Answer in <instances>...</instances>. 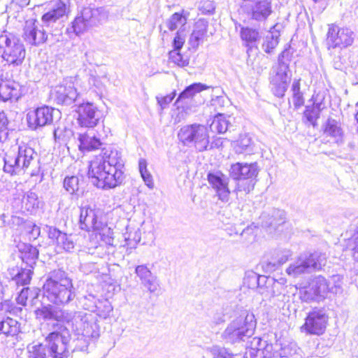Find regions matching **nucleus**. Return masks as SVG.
Here are the masks:
<instances>
[{"label":"nucleus","mask_w":358,"mask_h":358,"mask_svg":"<svg viewBox=\"0 0 358 358\" xmlns=\"http://www.w3.org/2000/svg\"><path fill=\"white\" fill-rule=\"evenodd\" d=\"M101 155L90 163L88 177L92 183L102 189H109L121 185L124 180V162L122 154L109 145L101 150Z\"/></svg>","instance_id":"f257e3e1"},{"label":"nucleus","mask_w":358,"mask_h":358,"mask_svg":"<svg viewBox=\"0 0 358 358\" xmlns=\"http://www.w3.org/2000/svg\"><path fill=\"white\" fill-rule=\"evenodd\" d=\"M58 329L49 333L43 343L27 347V358H68L69 356V342L71 335L66 327L57 325Z\"/></svg>","instance_id":"f03ea898"},{"label":"nucleus","mask_w":358,"mask_h":358,"mask_svg":"<svg viewBox=\"0 0 358 358\" xmlns=\"http://www.w3.org/2000/svg\"><path fill=\"white\" fill-rule=\"evenodd\" d=\"M43 288L44 296L57 306L67 305L76 296L72 279L62 269L50 271Z\"/></svg>","instance_id":"7ed1b4c3"},{"label":"nucleus","mask_w":358,"mask_h":358,"mask_svg":"<svg viewBox=\"0 0 358 358\" xmlns=\"http://www.w3.org/2000/svg\"><path fill=\"white\" fill-rule=\"evenodd\" d=\"M73 331L78 336L76 349L85 352L90 342L99 336V326L96 317L84 311H71L69 323Z\"/></svg>","instance_id":"20e7f679"},{"label":"nucleus","mask_w":358,"mask_h":358,"mask_svg":"<svg viewBox=\"0 0 358 358\" xmlns=\"http://www.w3.org/2000/svg\"><path fill=\"white\" fill-rule=\"evenodd\" d=\"M257 321L252 313L241 310L222 332L220 338L227 345H237L245 342L255 332Z\"/></svg>","instance_id":"39448f33"},{"label":"nucleus","mask_w":358,"mask_h":358,"mask_svg":"<svg viewBox=\"0 0 358 358\" xmlns=\"http://www.w3.org/2000/svg\"><path fill=\"white\" fill-rule=\"evenodd\" d=\"M259 171L257 162H237L231 165L229 176L236 181L233 192L236 194L237 199H243L254 189Z\"/></svg>","instance_id":"423d86ee"},{"label":"nucleus","mask_w":358,"mask_h":358,"mask_svg":"<svg viewBox=\"0 0 358 358\" xmlns=\"http://www.w3.org/2000/svg\"><path fill=\"white\" fill-rule=\"evenodd\" d=\"M0 54L8 65L18 66L24 60L26 50L19 37L4 31L0 35Z\"/></svg>","instance_id":"0eeeda50"},{"label":"nucleus","mask_w":358,"mask_h":358,"mask_svg":"<svg viewBox=\"0 0 358 358\" xmlns=\"http://www.w3.org/2000/svg\"><path fill=\"white\" fill-rule=\"evenodd\" d=\"M178 137L184 145L194 147L199 152L208 150L209 134L208 128L203 124L183 126L179 130Z\"/></svg>","instance_id":"6e6552de"},{"label":"nucleus","mask_w":358,"mask_h":358,"mask_svg":"<svg viewBox=\"0 0 358 358\" xmlns=\"http://www.w3.org/2000/svg\"><path fill=\"white\" fill-rule=\"evenodd\" d=\"M108 18V13L103 7L88 6L84 8L79 15L72 22L73 32L78 35L89 29L96 27Z\"/></svg>","instance_id":"1a4fd4ad"},{"label":"nucleus","mask_w":358,"mask_h":358,"mask_svg":"<svg viewBox=\"0 0 358 358\" xmlns=\"http://www.w3.org/2000/svg\"><path fill=\"white\" fill-rule=\"evenodd\" d=\"M37 154L33 148L26 144L19 145L17 155L13 157L6 154L3 158V171L10 175L17 174L26 170L34 161Z\"/></svg>","instance_id":"9d476101"},{"label":"nucleus","mask_w":358,"mask_h":358,"mask_svg":"<svg viewBox=\"0 0 358 358\" xmlns=\"http://www.w3.org/2000/svg\"><path fill=\"white\" fill-rule=\"evenodd\" d=\"M324 264L325 257L321 253L305 252L289 266L286 273L291 277L297 278L301 275L310 273L313 269H320Z\"/></svg>","instance_id":"9b49d317"},{"label":"nucleus","mask_w":358,"mask_h":358,"mask_svg":"<svg viewBox=\"0 0 358 358\" xmlns=\"http://www.w3.org/2000/svg\"><path fill=\"white\" fill-rule=\"evenodd\" d=\"M355 32L348 27H340L332 24L329 26L326 43L327 48H346L352 45L355 38Z\"/></svg>","instance_id":"f8f14e48"},{"label":"nucleus","mask_w":358,"mask_h":358,"mask_svg":"<svg viewBox=\"0 0 358 358\" xmlns=\"http://www.w3.org/2000/svg\"><path fill=\"white\" fill-rule=\"evenodd\" d=\"M60 112L51 106H43L30 111L27 115L28 126L32 130H38L50 125L55 117H59Z\"/></svg>","instance_id":"ddd939ff"},{"label":"nucleus","mask_w":358,"mask_h":358,"mask_svg":"<svg viewBox=\"0 0 358 358\" xmlns=\"http://www.w3.org/2000/svg\"><path fill=\"white\" fill-rule=\"evenodd\" d=\"M241 10L248 18L257 22H264L273 13L272 0H257L252 3L245 2Z\"/></svg>","instance_id":"4468645a"},{"label":"nucleus","mask_w":358,"mask_h":358,"mask_svg":"<svg viewBox=\"0 0 358 358\" xmlns=\"http://www.w3.org/2000/svg\"><path fill=\"white\" fill-rule=\"evenodd\" d=\"M328 319L324 309H314L308 313L301 330L308 334L322 335L326 330Z\"/></svg>","instance_id":"2eb2a0df"},{"label":"nucleus","mask_w":358,"mask_h":358,"mask_svg":"<svg viewBox=\"0 0 358 358\" xmlns=\"http://www.w3.org/2000/svg\"><path fill=\"white\" fill-rule=\"evenodd\" d=\"M76 112L78 123L82 127L94 128L102 121V113L91 102L80 103Z\"/></svg>","instance_id":"dca6fc26"},{"label":"nucleus","mask_w":358,"mask_h":358,"mask_svg":"<svg viewBox=\"0 0 358 358\" xmlns=\"http://www.w3.org/2000/svg\"><path fill=\"white\" fill-rule=\"evenodd\" d=\"M48 6L47 11L41 16V27L43 29H46L48 31H52L54 25L67 15L69 8L66 4L61 0L52 1Z\"/></svg>","instance_id":"f3484780"},{"label":"nucleus","mask_w":358,"mask_h":358,"mask_svg":"<svg viewBox=\"0 0 358 358\" xmlns=\"http://www.w3.org/2000/svg\"><path fill=\"white\" fill-rule=\"evenodd\" d=\"M78 96L77 90L72 84H62L50 90V100L55 104L69 106L76 101Z\"/></svg>","instance_id":"a211bd4d"},{"label":"nucleus","mask_w":358,"mask_h":358,"mask_svg":"<svg viewBox=\"0 0 358 358\" xmlns=\"http://www.w3.org/2000/svg\"><path fill=\"white\" fill-rule=\"evenodd\" d=\"M22 37L24 41L34 46H38L46 42L48 31L38 28V22L36 19H30L25 22Z\"/></svg>","instance_id":"6ab92c4d"},{"label":"nucleus","mask_w":358,"mask_h":358,"mask_svg":"<svg viewBox=\"0 0 358 358\" xmlns=\"http://www.w3.org/2000/svg\"><path fill=\"white\" fill-rule=\"evenodd\" d=\"M34 313L38 320L69 323L71 311L51 304L43 305L36 309Z\"/></svg>","instance_id":"aec40b11"},{"label":"nucleus","mask_w":358,"mask_h":358,"mask_svg":"<svg viewBox=\"0 0 358 358\" xmlns=\"http://www.w3.org/2000/svg\"><path fill=\"white\" fill-rule=\"evenodd\" d=\"M207 180L222 201L227 202L229 199L230 190L229 189V178L221 171L209 172Z\"/></svg>","instance_id":"412c9836"},{"label":"nucleus","mask_w":358,"mask_h":358,"mask_svg":"<svg viewBox=\"0 0 358 358\" xmlns=\"http://www.w3.org/2000/svg\"><path fill=\"white\" fill-rule=\"evenodd\" d=\"M273 348L272 343L261 338L255 337L247 348L243 358H273Z\"/></svg>","instance_id":"4be33fe9"},{"label":"nucleus","mask_w":358,"mask_h":358,"mask_svg":"<svg viewBox=\"0 0 358 358\" xmlns=\"http://www.w3.org/2000/svg\"><path fill=\"white\" fill-rule=\"evenodd\" d=\"M259 220L261 226L268 233L272 234L285 222V212L275 208L264 211L260 215Z\"/></svg>","instance_id":"5701e85b"},{"label":"nucleus","mask_w":358,"mask_h":358,"mask_svg":"<svg viewBox=\"0 0 358 358\" xmlns=\"http://www.w3.org/2000/svg\"><path fill=\"white\" fill-rule=\"evenodd\" d=\"M98 211L89 206L80 208V226L87 231H98L103 227V223L98 219Z\"/></svg>","instance_id":"b1692460"},{"label":"nucleus","mask_w":358,"mask_h":358,"mask_svg":"<svg viewBox=\"0 0 358 358\" xmlns=\"http://www.w3.org/2000/svg\"><path fill=\"white\" fill-rule=\"evenodd\" d=\"M22 87L13 80H5L0 77V100L3 101H18L22 96Z\"/></svg>","instance_id":"393cba45"},{"label":"nucleus","mask_w":358,"mask_h":358,"mask_svg":"<svg viewBox=\"0 0 358 358\" xmlns=\"http://www.w3.org/2000/svg\"><path fill=\"white\" fill-rule=\"evenodd\" d=\"M48 238L56 241L57 247L66 252H71L75 247L73 237L68 235L54 227H48Z\"/></svg>","instance_id":"a878e982"},{"label":"nucleus","mask_w":358,"mask_h":358,"mask_svg":"<svg viewBox=\"0 0 358 358\" xmlns=\"http://www.w3.org/2000/svg\"><path fill=\"white\" fill-rule=\"evenodd\" d=\"M135 273L140 278L141 284L148 289L150 293H155L159 287L157 278L153 275L146 265H139L135 268Z\"/></svg>","instance_id":"bb28decb"},{"label":"nucleus","mask_w":358,"mask_h":358,"mask_svg":"<svg viewBox=\"0 0 358 358\" xmlns=\"http://www.w3.org/2000/svg\"><path fill=\"white\" fill-rule=\"evenodd\" d=\"M310 285L320 299L324 298L328 292L336 294L340 289L339 285L334 284L331 280H328L321 275L315 278Z\"/></svg>","instance_id":"cd10ccee"},{"label":"nucleus","mask_w":358,"mask_h":358,"mask_svg":"<svg viewBox=\"0 0 358 358\" xmlns=\"http://www.w3.org/2000/svg\"><path fill=\"white\" fill-rule=\"evenodd\" d=\"M208 88V87L207 85L200 83H195L186 87L185 90L179 94L175 102V105L177 106L178 108H185L197 93Z\"/></svg>","instance_id":"c85d7f7f"},{"label":"nucleus","mask_w":358,"mask_h":358,"mask_svg":"<svg viewBox=\"0 0 358 358\" xmlns=\"http://www.w3.org/2000/svg\"><path fill=\"white\" fill-rule=\"evenodd\" d=\"M19 257L27 267L34 268L38 258V250L29 243H21L17 245Z\"/></svg>","instance_id":"c756f323"},{"label":"nucleus","mask_w":358,"mask_h":358,"mask_svg":"<svg viewBox=\"0 0 358 358\" xmlns=\"http://www.w3.org/2000/svg\"><path fill=\"white\" fill-rule=\"evenodd\" d=\"M208 22L204 19H199L194 26L193 31L189 37V43L193 48H196L203 43L207 34Z\"/></svg>","instance_id":"7c9ffc66"},{"label":"nucleus","mask_w":358,"mask_h":358,"mask_svg":"<svg viewBox=\"0 0 358 358\" xmlns=\"http://www.w3.org/2000/svg\"><path fill=\"white\" fill-rule=\"evenodd\" d=\"M20 331V324L15 319L0 314V335L14 336Z\"/></svg>","instance_id":"2f4dec72"},{"label":"nucleus","mask_w":358,"mask_h":358,"mask_svg":"<svg viewBox=\"0 0 358 358\" xmlns=\"http://www.w3.org/2000/svg\"><path fill=\"white\" fill-rule=\"evenodd\" d=\"M279 27L280 25L278 24L273 26L264 38L262 49L268 54L272 53L279 43V37L280 36Z\"/></svg>","instance_id":"473e14b6"},{"label":"nucleus","mask_w":358,"mask_h":358,"mask_svg":"<svg viewBox=\"0 0 358 358\" xmlns=\"http://www.w3.org/2000/svg\"><path fill=\"white\" fill-rule=\"evenodd\" d=\"M79 148L82 151H93L96 150L102 145L100 138L94 136H90L87 134H80L78 137Z\"/></svg>","instance_id":"72a5a7b5"},{"label":"nucleus","mask_w":358,"mask_h":358,"mask_svg":"<svg viewBox=\"0 0 358 358\" xmlns=\"http://www.w3.org/2000/svg\"><path fill=\"white\" fill-rule=\"evenodd\" d=\"M321 103H314L311 105L306 106L303 112V118L305 122H308L313 127L317 126V120L320 118L322 110Z\"/></svg>","instance_id":"f704fd0d"},{"label":"nucleus","mask_w":358,"mask_h":358,"mask_svg":"<svg viewBox=\"0 0 358 358\" xmlns=\"http://www.w3.org/2000/svg\"><path fill=\"white\" fill-rule=\"evenodd\" d=\"M231 123L224 115L219 113L215 115L210 124V129L212 132L217 134L225 133Z\"/></svg>","instance_id":"c9c22d12"},{"label":"nucleus","mask_w":358,"mask_h":358,"mask_svg":"<svg viewBox=\"0 0 358 358\" xmlns=\"http://www.w3.org/2000/svg\"><path fill=\"white\" fill-rule=\"evenodd\" d=\"M248 278L250 282L249 286L252 287H263L264 286L267 287L270 285H273L274 287H276V285L279 284V282H276L273 278H268L265 275H259L255 273L251 275H249Z\"/></svg>","instance_id":"e433bc0d"},{"label":"nucleus","mask_w":358,"mask_h":358,"mask_svg":"<svg viewBox=\"0 0 358 358\" xmlns=\"http://www.w3.org/2000/svg\"><path fill=\"white\" fill-rule=\"evenodd\" d=\"M32 268L26 266L25 268H21L18 270L17 273L13 277L12 280L17 285L24 286L29 284L32 275Z\"/></svg>","instance_id":"4c0bfd02"},{"label":"nucleus","mask_w":358,"mask_h":358,"mask_svg":"<svg viewBox=\"0 0 358 358\" xmlns=\"http://www.w3.org/2000/svg\"><path fill=\"white\" fill-rule=\"evenodd\" d=\"M80 182H83V179L78 176H66L63 180V187L70 194H78Z\"/></svg>","instance_id":"58836bf2"},{"label":"nucleus","mask_w":358,"mask_h":358,"mask_svg":"<svg viewBox=\"0 0 358 358\" xmlns=\"http://www.w3.org/2000/svg\"><path fill=\"white\" fill-rule=\"evenodd\" d=\"M39 203L37 194L33 192H28L22 199L24 208L30 213L39 208Z\"/></svg>","instance_id":"ea45409f"},{"label":"nucleus","mask_w":358,"mask_h":358,"mask_svg":"<svg viewBox=\"0 0 358 358\" xmlns=\"http://www.w3.org/2000/svg\"><path fill=\"white\" fill-rule=\"evenodd\" d=\"M300 79L294 80L291 87V90L292 92L293 103L296 109L299 108L304 104L303 94L300 90Z\"/></svg>","instance_id":"a19ab883"},{"label":"nucleus","mask_w":358,"mask_h":358,"mask_svg":"<svg viewBox=\"0 0 358 358\" xmlns=\"http://www.w3.org/2000/svg\"><path fill=\"white\" fill-rule=\"evenodd\" d=\"M324 134L334 138H341L343 131L339 123L336 120L329 117L325 124Z\"/></svg>","instance_id":"79ce46f5"},{"label":"nucleus","mask_w":358,"mask_h":358,"mask_svg":"<svg viewBox=\"0 0 358 358\" xmlns=\"http://www.w3.org/2000/svg\"><path fill=\"white\" fill-rule=\"evenodd\" d=\"M289 71V66L283 63L282 64L278 63L276 69L273 71L274 74L270 79L289 83L290 76H288Z\"/></svg>","instance_id":"37998d69"},{"label":"nucleus","mask_w":358,"mask_h":358,"mask_svg":"<svg viewBox=\"0 0 358 358\" xmlns=\"http://www.w3.org/2000/svg\"><path fill=\"white\" fill-rule=\"evenodd\" d=\"M187 22V18L182 13H175L166 22V25L169 30L173 31L180 26H183Z\"/></svg>","instance_id":"c03bdc74"},{"label":"nucleus","mask_w":358,"mask_h":358,"mask_svg":"<svg viewBox=\"0 0 358 358\" xmlns=\"http://www.w3.org/2000/svg\"><path fill=\"white\" fill-rule=\"evenodd\" d=\"M289 83L285 81L270 79L271 90L273 94L279 98H282L285 96V93L288 88Z\"/></svg>","instance_id":"a18cd8bd"},{"label":"nucleus","mask_w":358,"mask_h":358,"mask_svg":"<svg viewBox=\"0 0 358 358\" xmlns=\"http://www.w3.org/2000/svg\"><path fill=\"white\" fill-rule=\"evenodd\" d=\"M113 311V306L111 303L107 300H99L97 307L94 312L96 313V315L101 317L106 318Z\"/></svg>","instance_id":"49530a36"},{"label":"nucleus","mask_w":358,"mask_h":358,"mask_svg":"<svg viewBox=\"0 0 358 358\" xmlns=\"http://www.w3.org/2000/svg\"><path fill=\"white\" fill-rule=\"evenodd\" d=\"M169 55L170 61L180 67H185L189 65V58L182 55L180 50H172L169 52Z\"/></svg>","instance_id":"de8ad7c7"},{"label":"nucleus","mask_w":358,"mask_h":358,"mask_svg":"<svg viewBox=\"0 0 358 358\" xmlns=\"http://www.w3.org/2000/svg\"><path fill=\"white\" fill-rule=\"evenodd\" d=\"M213 358H234V355L224 347L215 345L208 349Z\"/></svg>","instance_id":"09e8293b"},{"label":"nucleus","mask_w":358,"mask_h":358,"mask_svg":"<svg viewBox=\"0 0 358 358\" xmlns=\"http://www.w3.org/2000/svg\"><path fill=\"white\" fill-rule=\"evenodd\" d=\"M139 171L141 173V177L144 180L145 185L150 187L152 188L153 182L151 174L147 169V162L144 159H141L138 162Z\"/></svg>","instance_id":"8fccbe9b"},{"label":"nucleus","mask_w":358,"mask_h":358,"mask_svg":"<svg viewBox=\"0 0 358 358\" xmlns=\"http://www.w3.org/2000/svg\"><path fill=\"white\" fill-rule=\"evenodd\" d=\"M99 300L94 294H88L81 298L80 302L84 309L94 312L96 310V307H97Z\"/></svg>","instance_id":"3c124183"},{"label":"nucleus","mask_w":358,"mask_h":358,"mask_svg":"<svg viewBox=\"0 0 358 358\" xmlns=\"http://www.w3.org/2000/svg\"><path fill=\"white\" fill-rule=\"evenodd\" d=\"M299 295L301 301L305 302L320 300L310 284L308 287L300 290Z\"/></svg>","instance_id":"603ef678"},{"label":"nucleus","mask_w":358,"mask_h":358,"mask_svg":"<svg viewBox=\"0 0 358 358\" xmlns=\"http://www.w3.org/2000/svg\"><path fill=\"white\" fill-rule=\"evenodd\" d=\"M241 36L243 41L255 42L259 36L257 30L249 27H243L241 29Z\"/></svg>","instance_id":"864d4df0"},{"label":"nucleus","mask_w":358,"mask_h":358,"mask_svg":"<svg viewBox=\"0 0 358 358\" xmlns=\"http://www.w3.org/2000/svg\"><path fill=\"white\" fill-rule=\"evenodd\" d=\"M349 247L352 252L353 258L358 261V227L349 241Z\"/></svg>","instance_id":"5fc2aeb1"},{"label":"nucleus","mask_w":358,"mask_h":358,"mask_svg":"<svg viewBox=\"0 0 358 358\" xmlns=\"http://www.w3.org/2000/svg\"><path fill=\"white\" fill-rule=\"evenodd\" d=\"M293 52L291 51L290 45L285 48V50L279 55L278 63L285 64L289 66V62L292 59Z\"/></svg>","instance_id":"6e6d98bb"},{"label":"nucleus","mask_w":358,"mask_h":358,"mask_svg":"<svg viewBox=\"0 0 358 358\" xmlns=\"http://www.w3.org/2000/svg\"><path fill=\"white\" fill-rule=\"evenodd\" d=\"M176 95V91H173L172 93H171L170 94H168L165 96H163V97L157 96V103L160 106L161 110H164V108H166L169 106V103L173 100Z\"/></svg>","instance_id":"4d7b16f0"},{"label":"nucleus","mask_w":358,"mask_h":358,"mask_svg":"<svg viewBox=\"0 0 358 358\" xmlns=\"http://www.w3.org/2000/svg\"><path fill=\"white\" fill-rule=\"evenodd\" d=\"M251 145V138L245 135L241 136L237 142V146L240 148V151H250V146Z\"/></svg>","instance_id":"13d9d810"},{"label":"nucleus","mask_w":358,"mask_h":358,"mask_svg":"<svg viewBox=\"0 0 358 358\" xmlns=\"http://www.w3.org/2000/svg\"><path fill=\"white\" fill-rule=\"evenodd\" d=\"M185 42V38L180 32L178 31H177L176 36L173 38V50H180V49L182 48L184 43Z\"/></svg>","instance_id":"bf43d9fd"},{"label":"nucleus","mask_w":358,"mask_h":358,"mask_svg":"<svg viewBox=\"0 0 358 358\" xmlns=\"http://www.w3.org/2000/svg\"><path fill=\"white\" fill-rule=\"evenodd\" d=\"M8 120L6 113L3 111H0V142L1 141V133L7 128Z\"/></svg>","instance_id":"052dcab7"},{"label":"nucleus","mask_w":358,"mask_h":358,"mask_svg":"<svg viewBox=\"0 0 358 358\" xmlns=\"http://www.w3.org/2000/svg\"><path fill=\"white\" fill-rule=\"evenodd\" d=\"M199 10L203 14H210L215 10V6L211 1H206L199 8Z\"/></svg>","instance_id":"680f3d73"},{"label":"nucleus","mask_w":358,"mask_h":358,"mask_svg":"<svg viewBox=\"0 0 358 358\" xmlns=\"http://www.w3.org/2000/svg\"><path fill=\"white\" fill-rule=\"evenodd\" d=\"M280 256L278 259V264L282 265L285 264L289 258L292 256V252L289 250H283L281 252Z\"/></svg>","instance_id":"e2e57ef3"},{"label":"nucleus","mask_w":358,"mask_h":358,"mask_svg":"<svg viewBox=\"0 0 358 358\" xmlns=\"http://www.w3.org/2000/svg\"><path fill=\"white\" fill-rule=\"evenodd\" d=\"M64 131L62 129H60L59 127L55 128L53 131V136L56 142H64V135H63Z\"/></svg>","instance_id":"0e129e2a"},{"label":"nucleus","mask_w":358,"mask_h":358,"mask_svg":"<svg viewBox=\"0 0 358 358\" xmlns=\"http://www.w3.org/2000/svg\"><path fill=\"white\" fill-rule=\"evenodd\" d=\"M27 290H28V288H27L26 289L24 288L21 291L20 294L17 298V301H18L19 303L22 304V305L26 304V299H27L26 294L27 292Z\"/></svg>","instance_id":"69168bd1"},{"label":"nucleus","mask_w":358,"mask_h":358,"mask_svg":"<svg viewBox=\"0 0 358 358\" xmlns=\"http://www.w3.org/2000/svg\"><path fill=\"white\" fill-rule=\"evenodd\" d=\"M222 145V141L220 138L215 139V141H212L210 145L209 144L208 150L214 148H219Z\"/></svg>","instance_id":"338daca9"},{"label":"nucleus","mask_w":358,"mask_h":358,"mask_svg":"<svg viewBox=\"0 0 358 358\" xmlns=\"http://www.w3.org/2000/svg\"><path fill=\"white\" fill-rule=\"evenodd\" d=\"M8 301H5L3 303L2 301L0 302V311H7L8 308Z\"/></svg>","instance_id":"774afa93"}]
</instances>
